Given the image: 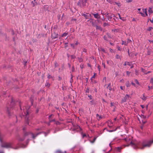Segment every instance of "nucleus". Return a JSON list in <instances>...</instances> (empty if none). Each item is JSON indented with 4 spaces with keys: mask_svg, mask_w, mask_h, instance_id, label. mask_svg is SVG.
<instances>
[{
    "mask_svg": "<svg viewBox=\"0 0 153 153\" xmlns=\"http://www.w3.org/2000/svg\"><path fill=\"white\" fill-rule=\"evenodd\" d=\"M132 137L131 136H128V137L125 138L124 140L128 144L127 146L131 145L134 148H137L143 149L146 147H149L151 144L153 143V140H151L148 142V143L144 144L140 142L137 141L133 142L132 140Z\"/></svg>",
    "mask_w": 153,
    "mask_h": 153,
    "instance_id": "f257e3e1",
    "label": "nucleus"
},
{
    "mask_svg": "<svg viewBox=\"0 0 153 153\" xmlns=\"http://www.w3.org/2000/svg\"><path fill=\"white\" fill-rule=\"evenodd\" d=\"M87 22H88L87 24L89 26H92L93 27L96 26L95 21H94L93 19H90L88 20Z\"/></svg>",
    "mask_w": 153,
    "mask_h": 153,
    "instance_id": "f03ea898",
    "label": "nucleus"
},
{
    "mask_svg": "<svg viewBox=\"0 0 153 153\" xmlns=\"http://www.w3.org/2000/svg\"><path fill=\"white\" fill-rule=\"evenodd\" d=\"M1 146L6 148H12V144L10 143H5L2 144Z\"/></svg>",
    "mask_w": 153,
    "mask_h": 153,
    "instance_id": "7ed1b4c3",
    "label": "nucleus"
},
{
    "mask_svg": "<svg viewBox=\"0 0 153 153\" xmlns=\"http://www.w3.org/2000/svg\"><path fill=\"white\" fill-rule=\"evenodd\" d=\"M40 133H37L36 135H35L34 134L31 132H25L24 133V135L25 136L28 135H30L34 139L38 135L40 134Z\"/></svg>",
    "mask_w": 153,
    "mask_h": 153,
    "instance_id": "20e7f679",
    "label": "nucleus"
},
{
    "mask_svg": "<svg viewBox=\"0 0 153 153\" xmlns=\"http://www.w3.org/2000/svg\"><path fill=\"white\" fill-rule=\"evenodd\" d=\"M58 37V34L57 33H54L52 34L51 38L52 39H55Z\"/></svg>",
    "mask_w": 153,
    "mask_h": 153,
    "instance_id": "39448f33",
    "label": "nucleus"
},
{
    "mask_svg": "<svg viewBox=\"0 0 153 153\" xmlns=\"http://www.w3.org/2000/svg\"><path fill=\"white\" fill-rule=\"evenodd\" d=\"M25 114L26 116V118L27 119L26 121V123L29 125V121L28 120V117H27V115L28 114V112L27 110L26 111V113L25 112Z\"/></svg>",
    "mask_w": 153,
    "mask_h": 153,
    "instance_id": "423d86ee",
    "label": "nucleus"
},
{
    "mask_svg": "<svg viewBox=\"0 0 153 153\" xmlns=\"http://www.w3.org/2000/svg\"><path fill=\"white\" fill-rule=\"evenodd\" d=\"M92 14L94 16V17L96 19H99L100 17V16L98 13H92Z\"/></svg>",
    "mask_w": 153,
    "mask_h": 153,
    "instance_id": "0eeeda50",
    "label": "nucleus"
},
{
    "mask_svg": "<svg viewBox=\"0 0 153 153\" xmlns=\"http://www.w3.org/2000/svg\"><path fill=\"white\" fill-rule=\"evenodd\" d=\"M129 97V96L128 95H126L125 97H124L122 99V102H126V100L127 98Z\"/></svg>",
    "mask_w": 153,
    "mask_h": 153,
    "instance_id": "6e6552de",
    "label": "nucleus"
},
{
    "mask_svg": "<svg viewBox=\"0 0 153 153\" xmlns=\"http://www.w3.org/2000/svg\"><path fill=\"white\" fill-rule=\"evenodd\" d=\"M96 27V29L97 30H99L100 31L102 30V29L101 27H100L99 26H98L96 25V26H95Z\"/></svg>",
    "mask_w": 153,
    "mask_h": 153,
    "instance_id": "1a4fd4ad",
    "label": "nucleus"
},
{
    "mask_svg": "<svg viewBox=\"0 0 153 153\" xmlns=\"http://www.w3.org/2000/svg\"><path fill=\"white\" fill-rule=\"evenodd\" d=\"M146 97H145V96L144 94H143L142 96L141 97V98L142 100H143L144 101H145L146 100Z\"/></svg>",
    "mask_w": 153,
    "mask_h": 153,
    "instance_id": "9d476101",
    "label": "nucleus"
},
{
    "mask_svg": "<svg viewBox=\"0 0 153 153\" xmlns=\"http://www.w3.org/2000/svg\"><path fill=\"white\" fill-rule=\"evenodd\" d=\"M143 12L145 14V16H148V14H147V9L146 8L144 9H143Z\"/></svg>",
    "mask_w": 153,
    "mask_h": 153,
    "instance_id": "9b49d317",
    "label": "nucleus"
},
{
    "mask_svg": "<svg viewBox=\"0 0 153 153\" xmlns=\"http://www.w3.org/2000/svg\"><path fill=\"white\" fill-rule=\"evenodd\" d=\"M126 85L127 87H129L130 86V84L129 81H127L126 83Z\"/></svg>",
    "mask_w": 153,
    "mask_h": 153,
    "instance_id": "f8f14e48",
    "label": "nucleus"
},
{
    "mask_svg": "<svg viewBox=\"0 0 153 153\" xmlns=\"http://www.w3.org/2000/svg\"><path fill=\"white\" fill-rule=\"evenodd\" d=\"M128 43V42L122 41V45L124 44L126 45H127Z\"/></svg>",
    "mask_w": 153,
    "mask_h": 153,
    "instance_id": "ddd939ff",
    "label": "nucleus"
},
{
    "mask_svg": "<svg viewBox=\"0 0 153 153\" xmlns=\"http://www.w3.org/2000/svg\"><path fill=\"white\" fill-rule=\"evenodd\" d=\"M83 15L85 18V19H89L88 18L89 16L85 14H83Z\"/></svg>",
    "mask_w": 153,
    "mask_h": 153,
    "instance_id": "4468645a",
    "label": "nucleus"
},
{
    "mask_svg": "<svg viewBox=\"0 0 153 153\" xmlns=\"http://www.w3.org/2000/svg\"><path fill=\"white\" fill-rule=\"evenodd\" d=\"M89 103L91 105H93L94 104V101L93 100H91L90 101Z\"/></svg>",
    "mask_w": 153,
    "mask_h": 153,
    "instance_id": "2eb2a0df",
    "label": "nucleus"
},
{
    "mask_svg": "<svg viewBox=\"0 0 153 153\" xmlns=\"http://www.w3.org/2000/svg\"><path fill=\"white\" fill-rule=\"evenodd\" d=\"M138 13L141 14V15L143 17H145L146 16L145 15L144 13H143L139 12H138Z\"/></svg>",
    "mask_w": 153,
    "mask_h": 153,
    "instance_id": "dca6fc26",
    "label": "nucleus"
},
{
    "mask_svg": "<svg viewBox=\"0 0 153 153\" xmlns=\"http://www.w3.org/2000/svg\"><path fill=\"white\" fill-rule=\"evenodd\" d=\"M68 34L67 33H63L62 36V37L66 36L68 35Z\"/></svg>",
    "mask_w": 153,
    "mask_h": 153,
    "instance_id": "f3484780",
    "label": "nucleus"
},
{
    "mask_svg": "<svg viewBox=\"0 0 153 153\" xmlns=\"http://www.w3.org/2000/svg\"><path fill=\"white\" fill-rule=\"evenodd\" d=\"M47 77L48 79L53 78V77L49 74H48L47 75Z\"/></svg>",
    "mask_w": 153,
    "mask_h": 153,
    "instance_id": "a211bd4d",
    "label": "nucleus"
},
{
    "mask_svg": "<svg viewBox=\"0 0 153 153\" xmlns=\"http://www.w3.org/2000/svg\"><path fill=\"white\" fill-rule=\"evenodd\" d=\"M107 88H109V89L111 90V83H110L107 86Z\"/></svg>",
    "mask_w": 153,
    "mask_h": 153,
    "instance_id": "6ab92c4d",
    "label": "nucleus"
},
{
    "mask_svg": "<svg viewBox=\"0 0 153 153\" xmlns=\"http://www.w3.org/2000/svg\"><path fill=\"white\" fill-rule=\"evenodd\" d=\"M96 138H97V137H94L93 140L92 141H91V143H94L95 141V140H96Z\"/></svg>",
    "mask_w": 153,
    "mask_h": 153,
    "instance_id": "aec40b11",
    "label": "nucleus"
},
{
    "mask_svg": "<svg viewBox=\"0 0 153 153\" xmlns=\"http://www.w3.org/2000/svg\"><path fill=\"white\" fill-rule=\"evenodd\" d=\"M148 12L149 13H152V11L151 8L150 7L149 8V9L148 10Z\"/></svg>",
    "mask_w": 153,
    "mask_h": 153,
    "instance_id": "412c9836",
    "label": "nucleus"
},
{
    "mask_svg": "<svg viewBox=\"0 0 153 153\" xmlns=\"http://www.w3.org/2000/svg\"><path fill=\"white\" fill-rule=\"evenodd\" d=\"M153 29V28L151 27H149L147 29V30L148 31H150Z\"/></svg>",
    "mask_w": 153,
    "mask_h": 153,
    "instance_id": "4be33fe9",
    "label": "nucleus"
},
{
    "mask_svg": "<svg viewBox=\"0 0 153 153\" xmlns=\"http://www.w3.org/2000/svg\"><path fill=\"white\" fill-rule=\"evenodd\" d=\"M71 59H74L76 58V57L74 55H72L71 56Z\"/></svg>",
    "mask_w": 153,
    "mask_h": 153,
    "instance_id": "5701e85b",
    "label": "nucleus"
},
{
    "mask_svg": "<svg viewBox=\"0 0 153 153\" xmlns=\"http://www.w3.org/2000/svg\"><path fill=\"white\" fill-rule=\"evenodd\" d=\"M88 97H89V100H92V97L91 95H88Z\"/></svg>",
    "mask_w": 153,
    "mask_h": 153,
    "instance_id": "b1692460",
    "label": "nucleus"
},
{
    "mask_svg": "<svg viewBox=\"0 0 153 153\" xmlns=\"http://www.w3.org/2000/svg\"><path fill=\"white\" fill-rule=\"evenodd\" d=\"M116 57L117 59H120V56L118 55H116Z\"/></svg>",
    "mask_w": 153,
    "mask_h": 153,
    "instance_id": "393cba45",
    "label": "nucleus"
},
{
    "mask_svg": "<svg viewBox=\"0 0 153 153\" xmlns=\"http://www.w3.org/2000/svg\"><path fill=\"white\" fill-rule=\"evenodd\" d=\"M58 66V64L56 62H55L54 63V66L55 67H56Z\"/></svg>",
    "mask_w": 153,
    "mask_h": 153,
    "instance_id": "a878e982",
    "label": "nucleus"
},
{
    "mask_svg": "<svg viewBox=\"0 0 153 153\" xmlns=\"http://www.w3.org/2000/svg\"><path fill=\"white\" fill-rule=\"evenodd\" d=\"M120 88L121 89L123 90H124L125 89V87L123 86H120Z\"/></svg>",
    "mask_w": 153,
    "mask_h": 153,
    "instance_id": "bb28decb",
    "label": "nucleus"
},
{
    "mask_svg": "<svg viewBox=\"0 0 153 153\" xmlns=\"http://www.w3.org/2000/svg\"><path fill=\"white\" fill-rule=\"evenodd\" d=\"M97 117H98L99 119H101L102 118L101 116L100 115H99L98 114H97Z\"/></svg>",
    "mask_w": 153,
    "mask_h": 153,
    "instance_id": "cd10ccee",
    "label": "nucleus"
},
{
    "mask_svg": "<svg viewBox=\"0 0 153 153\" xmlns=\"http://www.w3.org/2000/svg\"><path fill=\"white\" fill-rule=\"evenodd\" d=\"M50 84L47 82H46V84H45V85L46 86H48V87L50 86Z\"/></svg>",
    "mask_w": 153,
    "mask_h": 153,
    "instance_id": "c85d7f7f",
    "label": "nucleus"
},
{
    "mask_svg": "<svg viewBox=\"0 0 153 153\" xmlns=\"http://www.w3.org/2000/svg\"><path fill=\"white\" fill-rule=\"evenodd\" d=\"M150 82L153 84V78H151L150 80Z\"/></svg>",
    "mask_w": 153,
    "mask_h": 153,
    "instance_id": "c756f323",
    "label": "nucleus"
},
{
    "mask_svg": "<svg viewBox=\"0 0 153 153\" xmlns=\"http://www.w3.org/2000/svg\"><path fill=\"white\" fill-rule=\"evenodd\" d=\"M108 25V23H104L103 24V26L104 27H105L107 25Z\"/></svg>",
    "mask_w": 153,
    "mask_h": 153,
    "instance_id": "7c9ffc66",
    "label": "nucleus"
},
{
    "mask_svg": "<svg viewBox=\"0 0 153 153\" xmlns=\"http://www.w3.org/2000/svg\"><path fill=\"white\" fill-rule=\"evenodd\" d=\"M135 82L137 84H139V83L137 79H135L134 80Z\"/></svg>",
    "mask_w": 153,
    "mask_h": 153,
    "instance_id": "2f4dec72",
    "label": "nucleus"
},
{
    "mask_svg": "<svg viewBox=\"0 0 153 153\" xmlns=\"http://www.w3.org/2000/svg\"><path fill=\"white\" fill-rule=\"evenodd\" d=\"M89 89L88 88H87L86 89V91H85V92L86 93H89Z\"/></svg>",
    "mask_w": 153,
    "mask_h": 153,
    "instance_id": "473e14b6",
    "label": "nucleus"
},
{
    "mask_svg": "<svg viewBox=\"0 0 153 153\" xmlns=\"http://www.w3.org/2000/svg\"><path fill=\"white\" fill-rule=\"evenodd\" d=\"M83 52H87V50L85 48H83Z\"/></svg>",
    "mask_w": 153,
    "mask_h": 153,
    "instance_id": "72a5a7b5",
    "label": "nucleus"
},
{
    "mask_svg": "<svg viewBox=\"0 0 153 153\" xmlns=\"http://www.w3.org/2000/svg\"><path fill=\"white\" fill-rule=\"evenodd\" d=\"M115 130H108L107 131L109 132H112L114 131Z\"/></svg>",
    "mask_w": 153,
    "mask_h": 153,
    "instance_id": "f704fd0d",
    "label": "nucleus"
},
{
    "mask_svg": "<svg viewBox=\"0 0 153 153\" xmlns=\"http://www.w3.org/2000/svg\"><path fill=\"white\" fill-rule=\"evenodd\" d=\"M65 48H66L67 47V44L68 43H65Z\"/></svg>",
    "mask_w": 153,
    "mask_h": 153,
    "instance_id": "c9c22d12",
    "label": "nucleus"
},
{
    "mask_svg": "<svg viewBox=\"0 0 153 153\" xmlns=\"http://www.w3.org/2000/svg\"><path fill=\"white\" fill-rule=\"evenodd\" d=\"M73 77V76L72 75H71V80L70 81V82H71V81H73V79H72V78Z\"/></svg>",
    "mask_w": 153,
    "mask_h": 153,
    "instance_id": "e433bc0d",
    "label": "nucleus"
},
{
    "mask_svg": "<svg viewBox=\"0 0 153 153\" xmlns=\"http://www.w3.org/2000/svg\"><path fill=\"white\" fill-rule=\"evenodd\" d=\"M130 74V72L128 71L126 72V74L127 75L129 76V75Z\"/></svg>",
    "mask_w": 153,
    "mask_h": 153,
    "instance_id": "4c0bfd02",
    "label": "nucleus"
},
{
    "mask_svg": "<svg viewBox=\"0 0 153 153\" xmlns=\"http://www.w3.org/2000/svg\"><path fill=\"white\" fill-rule=\"evenodd\" d=\"M112 18V17L111 16H108V20H109V19H111Z\"/></svg>",
    "mask_w": 153,
    "mask_h": 153,
    "instance_id": "58836bf2",
    "label": "nucleus"
},
{
    "mask_svg": "<svg viewBox=\"0 0 153 153\" xmlns=\"http://www.w3.org/2000/svg\"><path fill=\"white\" fill-rule=\"evenodd\" d=\"M103 38L105 40L107 41V39L105 36H104Z\"/></svg>",
    "mask_w": 153,
    "mask_h": 153,
    "instance_id": "ea45409f",
    "label": "nucleus"
},
{
    "mask_svg": "<svg viewBox=\"0 0 153 153\" xmlns=\"http://www.w3.org/2000/svg\"><path fill=\"white\" fill-rule=\"evenodd\" d=\"M127 65H130V63L128 62H127Z\"/></svg>",
    "mask_w": 153,
    "mask_h": 153,
    "instance_id": "a19ab883",
    "label": "nucleus"
},
{
    "mask_svg": "<svg viewBox=\"0 0 153 153\" xmlns=\"http://www.w3.org/2000/svg\"><path fill=\"white\" fill-rule=\"evenodd\" d=\"M97 68H98L99 71H100V66L98 65V66Z\"/></svg>",
    "mask_w": 153,
    "mask_h": 153,
    "instance_id": "79ce46f5",
    "label": "nucleus"
},
{
    "mask_svg": "<svg viewBox=\"0 0 153 153\" xmlns=\"http://www.w3.org/2000/svg\"><path fill=\"white\" fill-rule=\"evenodd\" d=\"M150 21L151 22V23H153V17L152 18V20H151L150 19H149Z\"/></svg>",
    "mask_w": 153,
    "mask_h": 153,
    "instance_id": "37998d69",
    "label": "nucleus"
},
{
    "mask_svg": "<svg viewBox=\"0 0 153 153\" xmlns=\"http://www.w3.org/2000/svg\"><path fill=\"white\" fill-rule=\"evenodd\" d=\"M131 41V40H130L129 39H127V42H128V43H129V42H130Z\"/></svg>",
    "mask_w": 153,
    "mask_h": 153,
    "instance_id": "c03bdc74",
    "label": "nucleus"
},
{
    "mask_svg": "<svg viewBox=\"0 0 153 153\" xmlns=\"http://www.w3.org/2000/svg\"><path fill=\"white\" fill-rule=\"evenodd\" d=\"M71 46L73 48H74V46L73 44H71Z\"/></svg>",
    "mask_w": 153,
    "mask_h": 153,
    "instance_id": "a18cd8bd",
    "label": "nucleus"
},
{
    "mask_svg": "<svg viewBox=\"0 0 153 153\" xmlns=\"http://www.w3.org/2000/svg\"><path fill=\"white\" fill-rule=\"evenodd\" d=\"M118 16H119V18H120V19H122V17H120V14H118Z\"/></svg>",
    "mask_w": 153,
    "mask_h": 153,
    "instance_id": "49530a36",
    "label": "nucleus"
},
{
    "mask_svg": "<svg viewBox=\"0 0 153 153\" xmlns=\"http://www.w3.org/2000/svg\"><path fill=\"white\" fill-rule=\"evenodd\" d=\"M131 84L133 85H134V86H135V84L133 82H132L131 83Z\"/></svg>",
    "mask_w": 153,
    "mask_h": 153,
    "instance_id": "de8ad7c7",
    "label": "nucleus"
},
{
    "mask_svg": "<svg viewBox=\"0 0 153 153\" xmlns=\"http://www.w3.org/2000/svg\"><path fill=\"white\" fill-rule=\"evenodd\" d=\"M102 20L103 21H104L105 20V18L104 17H103L102 18Z\"/></svg>",
    "mask_w": 153,
    "mask_h": 153,
    "instance_id": "09e8293b",
    "label": "nucleus"
},
{
    "mask_svg": "<svg viewBox=\"0 0 153 153\" xmlns=\"http://www.w3.org/2000/svg\"><path fill=\"white\" fill-rule=\"evenodd\" d=\"M102 65H103L104 67V68H105V65L104 63H103L102 62Z\"/></svg>",
    "mask_w": 153,
    "mask_h": 153,
    "instance_id": "8fccbe9b",
    "label": "nucleus"
},
{
    "mask_svg": "<svg viewBox=\"0 0 153 153\" xmlns=\"http://www.w3.org/2000/svg\"><path fill=\"white\" fill-rule=\"evenodd\" d=\"M127 1L128 2H130L131 1V0H127Z\"/></svg>",
    "mask_w": 153,
    "mask_h": 153,
    "instance_id": "3c124183",
    "label": "nucleus"
},
{
    "mask_svg": "<svg viewBox=\"0 0 153 153\" xmlns=\"http://www.w3.org/2000/svg\"><path fill=\"white\" fill-rule=\"evenodd\" d=\"M107 1H108V2L111 3V0H107Z\"/></svg>",
    "mask_w": 153,
    "mask_h": 153,
    "instance_id": "603ef678",
    "label": "nucleus"
},
{
    "mask_svg": "<svg viewBox=\"0 0 153 153\" xmlns=\"http://www.w3.org/2000/svg\"><path fill=\"white\" fill-rule=\"evenodd\" d=\"M110 105L111 106H112L113 105V104L112 102L111 103Z\"/></svg>",
    "mask_w": 153,
    "mask_h": 153,
    "instance_id": "864d4df0",
    "label": "nucleus"
},
{
    "mask_svg": "<svg viewBox=\"0 0 153 153\" xmlns=\"http://www.w3.org/2000/svg\"><path fill=\"white\" fill-rule=\"evenodd\" d=\"M52 115H50L49 116V118H50L51 117H52Z\"/></svg>",
    "mask_w": 153,
    "mask_h": 153,
    "instance_id": "5fc2aeb1",
    "label": "nucleus"
},
{
    "mask_svg": "<svg viewBox=\"0 0 153 153\" xmlns=\"http://www.w3.org/2000/svg\"><path fill=\"white\" fill-rule=\"evenodd\" d=\"M55 121V120H50V122H51L52 121Z\"/></svg>",
    "mask_w": 153,
    "mask_h": 153,
    "instance_id": "6e6d98bb",
    "label": "nucleus"
},
{
    "mask_svg": "<svg viewBox=\"0 0 153 153\" xmlns=\"http://www.w3.org/2000/svg\"><path fill=\"white\" fill-rule=\"evenodd\" d=\"M88 66H89V67H91V65L90 64H88Z\"/></svg>",
    "mask_w": 153,
    "mask_h": 153,
    "instance_id": "4d7b16f0",
    "label": "nucleus"
},
{
    "mask_svg": "<svg viewBox=\"0 0 153 153\" xmlns=\"http://www.w3.org/2000/svg\"><path fill=\"white\" fill-rule=\"evenodd\" d=\"M141 70H142V71L143 72H144V69H143V68H142L141 69Z\"/></svg>",
    "mask_w": 153,
    "mask_h": 153,
    "instance_id": "13d9d810",
    "label": "nucleus"
},
{
    "mask_svg": "<svg viewBox=\"0 0 153 153\" xmlns=\"http://www.w3.org/2000/svg\"><path fill=\"white\" fill-rule=\"evenodd\" d=\"M105 80V81L106 80V78L105 77H104L103 78V80Z\"/></svg>",
    "mask_w": 153,
    "mask_h": 153,
    "instance_id": "bf43d9fd",
    "label": "nucleus"
},
{
    "mask_svg": "<svg viewBox=\"0 0 153 153\" xmlns=\"http://www.w3.org/2000/svg\"><path fill=\"white\" fill-rule=\"evenodd\" d=\"M149 42H153V40H149Z\"/></svg>",
    "mask_w": 153,
    "mask_h": 153,
    "instance_id": "052dcab7",
    "label": "nucleus"
},
{
    "mask_svg": "<svg viewBox=\"0 0 153 153\" xmlns=\"http://www.w3.org/2000/svg\"><path fill=\"white\" fill-rule=\"evenodd\" d=\"M127 65V62H126L124 64V65Z\"/></svg>",
    "mask_w": 153,
    "mask_h": 153,
    "instance_id": "680f3d73",
    "label": "nucleus"
},
{
    "mask_svg": "<svg viewBox=\"0 0 153 153\" xmlns=\"http://www.w3.org/2000/svg\"><path fill=\"white\" fill-rule=\"evenodd\" d=\"M78 44V42H76V43H75V45H77Z\"/></svg>",
    "mask_w": 153,
    "mask_h": 153,
    "instance_id": "e2e57ef3",
    "label": "nucleus"
},
{
    "mask_svg": "<svg viewBox=\"0 0 153 153\" xmlns=\"http://www.w3.org/2000/svg\"><path fill=\"white\" fill-rule=\"evenodd\" d=\"M80 4V2H78V5H79V6H80L81 5H80V4Z\"/></svg>",
    "mask_w": 153,
    "mask_h": 153,
    "instance_id": "0e129e2a",
    "label": "nucleus"
},
{
    "mask_svg": "<svg viewBox=\"0 0 153 153\" xmlns=\"http://www.w3.org/2000/svg\"><path fill=\"white\" fill-rule=\"evenodd\" d=\"M150 72H151V71H148V72L146 73V74H147L149 73H150Z\"/></svg>",
    "mask_w": 153,
    "mask_h": 153,
    "instance_id": "69168bd1",
    "label": "nucleus"
},
{
    "mask_svg": "<svg viewBox=\"0 0 153 153\" xmlns=\"http://www.w3.org/2000/svg\"><path fill=\"white\" fill-rule=\"evenodd\" d=\"M77 128H78H78H80V127L79 126H77Z\"/></svg>",
    "mask_w": 153,
    "mask_h": 153,
    "instance_id": "338daca9",
    "label": "nucleus"
},
{
    "mask_svg": "<svg viewBox=\"0 0 153 153\" xmlns=\"http://www.w3.org/2000/svg\"><path fill=\"white\" fill-rule=\"evenodd\" d=\"M151 89H153V85L150 87Z\"/></svg>",
    "mask_w": 153,
    "mask_h": 153,
    "instance_id": "774afa93",
    "label": "nucleus"
}]
</instances>
